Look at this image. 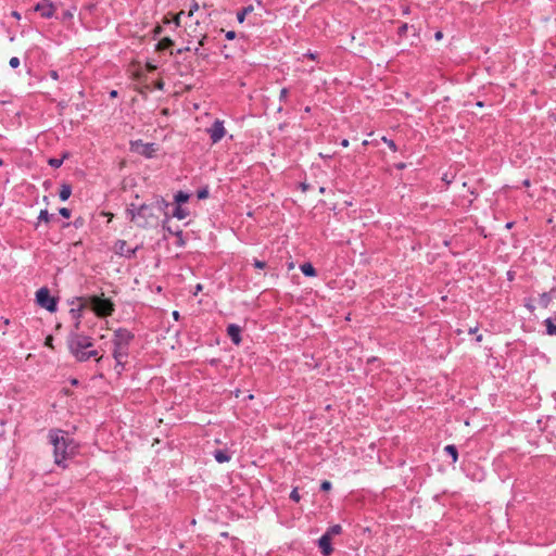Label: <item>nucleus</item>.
I'll use <instances>...</instances> for the list:
<instances>
[{
  "instance_id": "nucleus-30",
  "label": "nucleus",
  "mask_w": 556,
  "mask_h": 556,
  "mask_svg": "<svg viewBox=\"0 0 556 556\" xmlns=\"http://www.w3.org/2000/svg\"><path fill=\"white\" fill-rule=\"evenodd\" d=\"M290 500H292L293 502H300L301 500V495L299 493V489L298 488H293L291 493H290Z\"/></svg>"
},
{
  "instance_id": "nucleus-53",
  "label": "nucleus",
  "mask_w": 556,
  "mask_h": 556,
  "mask_svg": "<svg viewBox=\"0 0 556 556\" xmlns=\"http://www.w3.org/2000/svg\"><path fill=\"white\" fill-rule=\"evenodd\" d=\"M117 94H118V92H117L116 90H112V91L110 92V97H111V98H116V97H117Z\"/></svg>"
},
{
  "instance_id": "nucleus-23",
  "label": "nucleus",
  "mask_w": 556,
  "mask_h": 556,
  "mask_svg": "<svg viewBox=\"0 0 556 556\" xmlns=\"http://www.w3.org/2000/svg\"><path fill=\"white\" fill-rule=\"evenodd\" d=\"M67 157H68V153L66 152L63 154V156L61 159H55V157L49 159L48 164L53 168H59L62 166L64 160Z\"/></svg>"
},
{
  "instance_id": "nucleus-25",
  "label": "nucleus",
  "mask_w": 556,
  "mask_h": 556,
  "mask_svg": "<svg viewBox=\"0 0 556 556\" xmlns=\"http://www.w3.org/2000/svg\"><path fill=\"white\" fill-rule=\"evenodd\" d=\"M253 11L252 5L244 7L242 10H240L237 13V20L239 23H243L245 20V16Z\"/></svg>"
},
{
  "instance_id": "nucleus-17",
  "label": "nucleus",
  "mask_w": 556,
  "mask_h": 556,
  "mask_svg": "<svg viewBox=\"0 0 556 556\" xmlns=\"http://www.w3.org/2000/svg\"><path fill=\"white\" fill-rule=\"evenodd\" d=\"M140 143L142 147H143V150L141 151V154L147 156V157H152L153 154L155 153L156 151V148H155V144L154 143H142L141 140H139L137 142V144Z\"/></svg>"
},
{
  "instance_id": "nucleus-4",
  "label": "nucleus",
  "mask_w": 556,
  "mask_h": 556,
  "mask_svg": "<svg viewBox=\"0 0 556 556\" xmlns=\"http://www.w3.org/2000/svg\"><path fill=\"white\" fill-rule=\"evenodd\" d=\"M97 316L109 317L114 313V303L110 299H103L99 295H91L86 298Z\"/></svg>"
},
{
  "instance_id": "nucleus-29",
  "label": "nucleus",
  "mask_w": 556,
  "mask_h": 556,
  "mask_svg": "<svg viewBox=\"0 0 556 556\" xmlns=\"http://www.w3.org/2000/svg\"><path fill=\"white\" fill-rule=\"evenodd\" d=\"M125 366H126V359H121L119 363H118V361H115V370L118 376H121L122 372L125 370Z\"/></svg>"
},
{
  "instance_id": "nucleus-7",
  "label": "nucleus",
  "mask_w": 556,
  "mask_h": 556,
  "mask_svg": "<svg viewBox=\"0 0 556 556\" xmlns=\"http://www.w3.org/2000/svg\"><path fill=\"white\" fill-rule=\"evenodd\" d=\"M135 336L131 331H129L126 328H118L114 331L113 338H112V344H123V345H129L132 342Z\"/></svg>"
},
{
  "instance_id": "nucleus-37",
  "label": "nucleus",
  "mask_w": 556,
  "mask_h": 556,
  "mask_svg": "<svg viewBox=\"0 0 556 556\" xmlns=\"http://www.w3.org/2000/svg\"><path fill=\"white\" fill-rule=\"evenodd\" d=\"M331 488H332V484L328 480L323 481L321 484H320V490L321 491H329V490H331Z\"/></svg>"
},
{
  "instance_id": "nucleus-57",
  "label": "nucleus",
  "mask_w": 556,
  "mask_h": 556,
  "mask_svg": "<svg viewBox=\"0 0 556 556\" xmlns=\"http://www.w3.org/2000/svg\"><path fill=\"white\" fill-rule=\"evenodd\" d=\"M12 15H13L14 17H16V18H20V17H21L20 13H17L16 11H13V12H12Z\"/></svg>"
},
{
  "instance_id": "nucleus-43",
  "label": "nucleus",
  "mask_w": 556,
  "mask_h": 556,
  "mask_svg": "<svg viewBox=\"0 0 556 556\" xmlns=\"http://www.w3.org/2000/svg\"><path fill=\"white\" fill-rule=\"evenodd\" d=\"M300 188L303 192H306L307 190H309L311 186L307 182H301Z\"/></svg>"
},
{
  "instance_id": "nucleus-5",
  "label": "nucleus",
  "mask_w": 556,
  "mask_h": 556,
  "mask_svg": "<svg viewBox=\"0 0 556 556\" xmlns=\"http://www.w3.org/2000/svg\"><path fill=\"white\" fill-rule=\"evenodd\" d=\"M36 302L40 307L46 308L50 313H54L58 309V299L51 296L50 290L47 287H42L36 292Z\"/></svg>"
},
{
  "instance_id": "nucleus-6",
  "label": "nucleus",
  "mask_w": 556,
  "mask_h": 556,
  "mask_svg": "<svg viewBox=\"0 0 556 556\" xmlns=\"http://www.w3.org/2000/svg\"><path fill=\"white\" fill-rule=\"evenodd\" d=\"M212 143L219 142L226 135V129L224 126V122L220 119H215L210 128L206 129Z\"/></svg>"
},
{
  "instance_id": "nucleus-41",
  "label": "nucleus",
  "mask_w": 556,
  "mask_h": 556,
  "mask_svg": "<svg viewBox=\"0 0 556 556\" xmlns=\"http://www.w3.org/2000/svg\"><path fill=\"white\" fill-rule=\"evenodd\" d=\"M72 17H73V13L71 11L66 10L63 12V17H62L63 21L71 20Z\"/></svg>"
},
{
  "instance_id": "nucleus-51",
  "label": "nucleus",
  "mask_w": 556,
  "mask_h": 556,
  "mask_svg": "<svg viewBox=\"0 0 556 556\" xmlns=\"http://www.w3.org/2000/svg\"><path fill=\"white\" fill-rule=\"evenodd\" d=\"M443 37L442 33L441 31H437L435 35H434V38L437 40H440L441 38Z\"/></svg>"
},
{
  "instance_id": "nucleus-19",
  "label": "nucleus",
  "mask_w": 556,
  "mask_h": 556,
  "mask_svg": "<svg viewBox=\"0 0 556 556\" xmlns=\"http://www.w3.org/2000/svg\"><path fill=\"white\" fill-rule=\"evenodd\" d=\"M190 214L189 210L186 207H182L181 205H177L173 212V216L177 219L181 220L188 217Z\"/></svg>"
},
{
  "instance_id": "nucleus-2",
  "label": "nucleus",
  "mask_w": 556,
  "mask_h": 556,
  "mask_svg": "<svg viewBox=\"0 0 556 556\" xmlns=\"http://www.w3.org/2000/svg\"><path fill=\"white\" fill-rule=\"evenodd\" d=\"M126 218L139 228L152 227L159 220V214L154 212V206L150 203L136 205L130 203L125 211Z\"/></svg>"
},
{
  "instance_id": "nucleus-39",
  "label": "nucleus",
  "mask_w": 556,
  "mask_h": 556,
  "mask_svg": "<svg viewBox=\"0 0 556 556\" xmlns=\"http://www.w3.org/2000/svg\"><path fill=\"white\" fill-rule=\"evenodd\" d=\"M407 29H408V25H407V24H402V25L399 27L397 33H399V35H400V36H403V35H405V34H406Z\"/></svg>"
},
{
  "instance_id": "nucleus-9",
  "label": "nucleus",
  "mask_w": 556,
  "mask_h": 556,
  "mask_svg": "<svg viewBox=\"0 0 556 556\" xmlns=\"http://www.w3.org/2000/svg\"><path fill=\"white\" fill-rule=\"evenodd\" d=\"M138 247L130 249L125 240H117L114 247L115 253L119 256L131 258L136 255Z\"/></svg>"
},
{
  "instance_id": "nucleus-58",
  "label": "nucleus",
  "mask_w": 556,
  "mask_h": 556,
  "mask_svg": "<svg viewBox=\"0 0 556 556\" xmlns=\"http://www.w3.org/2000/svg\"><path fill=\"white\" fill-rule=\"evenodd\" d=\"M181 14H184V12H180V13L177 15V17L175 18V22H176V24H177V25L179 24V17H180V15H181Z\"/></svg>"
},
{
  "instance_id": "nucleus-44",
  "label": "nucleus",
  "mask_w": 556,
  "mask_h": 556,
  "mask_svg": "<svg viewBox=\"0 0 556 556\" xmlns=\"http://www.w3.org/2000/svg\"><path fill=\"white\" fill-rule=\"evenodd\" d=\"M49 76L54 80L59 79V73L56 71H50Z\"/></svg>"
},
{
  "instance_id": "nucleus-31",
  "label": "nucleus",
  "mask_w": 556,
  "mask_h": 556,
  "mask_svg": "<svg viewBox=\"0 0 556 556\" xmlns=\"http://www.w3.org/2000/svg\"><path fill=\"white\" fill-rule=\"evenodd\" d=\"M198 10H199V3L195 0H192L190 8H189L188 16L191 17L194 14V12H197Z\"/></svg>"
},
{
  "instance_id": "nucleus-49",
  "label": "nucleus",
  "mask_w": 556,
  "mask_h": 556,
  "mask_svg": "<svg viewBox=\"0 0 556 556\" xmlns=\"http://www.w3.org/2000/svg\"><path fill=\"white\" fill-rule=\"evenodd\" d=\"M147 68H148L149 72H153L156 68V66L148 63L147 64Z\"/></svg>"
},
{
  "instance_id": "nucleus-12",
  "label": "nucleus",
  "mask_w": 556,
  "mask_h": 556,
  "mask_svg": "<svg viewBox=\"0 0 556 556\" xmlns=\"http://www.w3.org/2000/svg\"><path fill=\"white\" fill-rule=\"evenodd\" d=\"M227 334L233 344L239 345L241 343V341H242L241 328L238 325H236V324L228 325Z\"/></svg>"
},
{
  "instance_id": "nucleus-18",
  "label": "nucleus",
  "mask_w": 556,
  "mask_h": 556,
  "mask_svg": "<svg viewBox=\"0 0 556 556\" xmlns=\"http://www.w3.org/2000/svg\"><path fill=\"white\" fill-rule=\"evenodd\" d=\"M302 274L306 277H315L317 275L316 269L311 263H303L300 266Z\"/></svg>"
},
{
  "instance_id": "nucleus-40",
  "label": "nucleus",
  "mask_w": 556,
  "mask_h": 556,
  "mask_svg": "<svg viewBox=\"0 0 556 556\" xmlns=\"http://www.w3.org/2000/svg\"><path fill=\"white\" fill-rule=\"evenodd\" d=\"M225 37L227 40H233L237 37V34L233 30H228L226 31Z\"/></svg>"
},
{
  "instance_id": "nucleus-45",
  "label": "nucleus",
  "mask_w": 556,
  "mask_h": 556,
  "mask_svg": "<svg viewBox=\"0 0 556 556\" xmlns=\"http://www.w3.org/2000/svg\"><path fill=\"white\" fill-rule=\"evenodd\" d=\"M79 328H80V319H78V321H77V320H75V323H74V329H73L72 331H76V332H78Z\"/></svg>"
},
{
  "instance_id": "nucleus-10",
  "label": "nucleus",
  "mask_w": 556,
  "mask_h": 556,
  "mask_svg": "<svg viewBox=\"0 0 556 556\" xmlns=\"http://www.w3.org/2000/svg\"><path fill=\"white\" fill-rule=\"evenodd\" d=\"M318 546L324 556H330L333 552V547L331 545V538L324 533L318 540Z\"/></svg>"
},
{
  "instance_id": "nucleus-46",
  "label": "nucleus",
  "mask_w": 556,
  "mask_h": 556,
  "mask_svg": "<svg viewBox=\"0 0 556 556\" xmlns=\"http://www.w3.org/2000/svg\"><path fill=\"white\" fill-rule=\"evenodd\" d=\"M84 220L83 218H77L75 222H74V226L77 228V227H80L83 225Z\"/></svg>"
},
{
  "instance_id": "nucleus-34",
  "label": "nucleus",
  "mask_w": 556,
  "mask_h": 556,
  "mask_svg": "<svg viewBox=\"0 0 556 556\" xmlns=\"http://www.w3.org/2000/svg\"><path fill=\"white\" fill-rule=\"evenodd\" d=\"M59 214L64 217V218H70L71 217V210H68L67 207H61L59 210Z\"/></svg>"
},
{
  "instance_id": "nucleus-20",
  "label": "nucleus",
  "mask_w": 556,
  "mask_h": 556,
  "mask_svg": "<svg viewBox=\"0 0 556 556\" xmlns=\"http://www.w3.org/2000/svg\"><path fill=\"white\" fill-rule=\"evenodd\" d=\"M72 194V186L70 184H62L59 197L62 201H66Z\"/></svg>"
},
{
  "instance_id": "nucleus-63",
  "label": "nucleus",
  "mask_w": 556,
  "mask_h": 556,
  "mask_svg": "<svg viewBox=\"0 0 556 556\" xmlns=\"http://www.w3.org/2000/svg\"><path fill=\"white\" fill-rule=\"evenodd\" d=\"M103 359V356L97 357V362L100 363Z\"/></svg>"
},
{
  "instance_id": "nucleus-15",
  "label": "nucleus",
  "mask_w": 556,
  "mask_h": 556,
  "mask_svg": "<svg viewBox=\"0 0 556 556\" xmlns=\"http://www.w3.org/2000/svg\"><path fill=\"white\" fill-rule=\"evenodd\" d=\"M215 460L219 464L227 463L230 460L231 456L226 450H216L213 453Z\"/></svg>"
},
{
  "instance_id": "nucleus-42",
  "label": "nucleus",
  "mask_w": 556,
  "mask_h": 556,
  "mask_svg": "<svg viewBox=\"0 0 556 556\" xmlns=\"http://www.w3.org/2000/svg\"><path fill=\"white\" fill-rule=\"evenodd\" d=\"M193 52H194V54L200 55V56H202L203 59L207 58V54H206V53H203V52H201V51H200V46H199V47H197V48H194Z\"/></svg>"
},
{
  "instance_id": "nucleus-36",
  "label": "nucleus",
  "mask_w": 556,
  "mask_h": 556,
  "mask_svg": "<svg viewBox=\"0 0 556 556\" xmlns=\"http://www.w3.org/2000/svg\"><path fill=\"white\" fill-rule=\"evenodd\" d=\"M9 64L12 68H16L20 66V59L17 56H13L10 59Z\"/></svg>"
},
{
  "instance_id": "nucleus-62",
  "label": "nucleus",
  "mask_w": 556,
  "mask_h": 556,
  "mask_svg": "<svg viewBox=\"0 0 556 556\" xmlns=\"http://www.w3.org/2000/svg\"><path fill=\"white\" fill-rule=\"evenodd\" d=\"M478 342H481L482 341V334H479L476 339Z\"/></svg>"
},
{
  "instance_id": "nucleus-14",
  "label": "nucleus",
  "mask_w": 556,
  "mask_h": 556,
  "mask_svg": "<svg viewBox=\"0 0 556 556\" xmlns=\"http://www.w3.org/2000/svg\"><path fill=\"white\" fill-rule=\"evenodd\" d=\"M151 206H154V212L165 213L166 208L169 206V203L162 197H156L155 201L150 203Z\"/></svg>"
},
{
  "instance_id": "nucleus-48",
  "label": "nucleus",
  "mask_w": 556,
  "mask_h": 556,
  "mask_svg": "<svg viewBox=\"0 0 556 556\" xmlns=\"http://www.w3.org/2000/svg\"><path fill=\"white\" fill-rule=\"evenodd\" d=\"M349 140L348 139H342L341 142H340V146L343 147V148H348L349 147Z\"/></svg>"
},
{
  "instance_id": "nucleus-64",
  "label": "nucleus",
  "mask_w": 556,
  "mask_h": 556,
  "mask_svg": "<svg viewBox=\"0 0 556 556\" xmlns=\"http://www.w3.org/2000/svg\"><path fill=\"white\" fill-rule=\"evenodd\" d=\"M197 290H202V286H201V285H198V286H197Z\"/></svg>"
},
{
  "instance_id": "nucleus-22",
  "label": "nucleus",
  "mask_w": 556,
  "mask_h": 556,
  "mask_svg": "<svg viewBox=\"0 0 556 556\" xmlns=\"http://www.w3.org/2000/svg\"><path fill=\"white\" fill-rule=\"evenodd\" d=\"M190 195L189 193L185 192V191H178L175 195H174V200H175V203L177 205H181L182 203H186L188 202Z\"/></svg>"
},
{
  "instance_id": "nucleus-21",
  "label": "nucleus",
  "mask_w": 556,
  "mask_h": 556,
  "mask_svg": "<svg viewBox=\"0 0 556 556\" xmlns=\"http://www.w3.org/2000/svg\"><path fill=\"white\" fill-rule=\"evenodd\" d=\"M444 452L451 456L452 462L456 463L458 459V451L457 447L454 444H448L444 447Z\"/></svg>"
},
{
  "instance_id": "nucleus-3",
  "label": "nucleus",
  "mask_w": 556,
  "mask_h": 556,
  "mask_svg": "<svg viewBox=\"0 0 556 556\" xmlns=\"http://www.w3.org/2000/svg\"><path fill=\"white\" fill-rule=\"evenodd\" d=\"M67 346L71 354L78 362L80 354H84L87 349H91L93 346V339L84 333L71 331L67 337Z\"/></svg>"
},
{
  "instance_id": "nucleus-55",
  "label": "nucleus",
  "mask_w": 556,
  "mask_h": 556,
  "mask_svg": "<svg viewBox=\"0 0 556 556\" xmlns=\"http://www.w3.org/2000/svg\"><path fill=\"white\" fill-rule=\"evenodd\" d=\"M173 317H174V319L178 320V318H179V313H178L177 311H174V312H173Z\"/></svg>"
},
{
  "instance_id": "nucleus-54",
  "label": "nucleus",
  "mask_w": 556,
  "mask_h": 556,
  "mask_svg": "<svg viewBox=\"0 0 556 556\" xmlns=\"http://www.w3.org/2000/svg\"><path fill=\"white\" fill-rule=\"evenodd\" d=\"M78 383H79V381H78L76 378H74V379H72V380H71V384H72V386H75V387H76V386H78Z\"/></svg>"
},
{
  "instance_id": "nucleus-56",
  "label": "nucleus",
  "mask_w": 556,
  "mask_h": 556,
  "mask_svg": "<svg viewBox=\"0 0 556 556\" xmlns=\"http://www.w3.org/2000/svg\"><path fill=\"white\" fill-rule=\"evenodd\" d=\"M163 86H164L163 81H160L156 84L157 89H163Z\"/></svg>"
},
{
  "instance_id": "nucleus-52",
  "label": "nucleus",
  "mask_w": 556,
  "mask_h": 556,
  "mask_svg": "<svg viewBox=\"0 0 556 556\" xmlns=\"http://www.w3.org/2000/svg\"><path fill=\"white\" fill-rule=\"evenodd\" d=\"M405 166H406V165H405V163H399V164H396V165H395V167H396L397 169H404V168H405Z\"/></svg>"
},
{
  "instance_id": "nucleus-28",
  "label": "nucleus",
  "mask_w": 556,
  "mask_h": 556,
  "mask_svg": "<svg viewBox=\"0 0 556 556\" xmlns=\"http://www.w3.org/2000/svg\"><path fill=\"white\" fill-rule=\"evenodd\" d=\"M210 195L208 187L205 186L197 191V197L199 200L207 199Z\"/></svg>"
},
{
  "instance_id": "nucleus-60",
  "label": "nucleus",
  "mask_w": 556,
  "mask_h": 556,
  "mask_svg": "<svg viewBox=\"0 0 556 556\" xmlns=\"http://www.w3.org/2000/svg\"><path fill=\"white\" fill-rule=\"evenodd\" d=\"M477 330H478V328H470L469 333H475V332H477Z\"/></svg>"
},
{
  "instance_id": "nucleus-16",
  "label": "nucleus",
  "mask_w": 556,
  "mask_h": 556,
  "mask_svg": "<svg viewBox=\"0 0 556 556\" xmlns=\"http://www.w3.org/2000/svg\"><path fill=\"white\" fill-rule=\"evenodd\" d=\"M546 332L549 336H556V312L552 317L545 319Z\"/></svg>"
},
{
  "instance_id": "nucleus-11",
  "label": "nucleus",
  "mask_w": 556,
  "mask_h": 556,
  "mask_svg": "<svg viewBox=\"0 0 556 556\" xmlns=\"http://www.w3.org/2000/svg\"><path fill=\"white\" fill-rule=\"evenodd\" d=\"M129 355V345L113 344L112 356L115 361L127 359Z\"/></svg>"
},
{
  "instance_id": "nucleus-38",
  "label": "nucleus",
  "mask_w": 556,
  "mask_h": 556,
  "mask_svg": "<svg viewBox=\"0 0 556 556\" xmlns=\"http://www.w3.org/2000/svg\"><path fill=\"white\" fill-rule=\"evenodd\" d=\"M304 58H308L313 61L317 60L318 58V53L317 52H312V51H308L306 52L305 54H303Z\"/></svg>"
},
{
  "instance_id": "nucleus-59",
  "label": "nucleus",
  "mask_w": 556,
  "mask_h": 556,
  "mask_svg": "<svg viewBox=\"0 0 556 556\" xmlns=\"http://www.w3.org/2000/svg\"><path fill=\"white\" fill-rule=\"evenodd\" d=\"M513 225H514V223H513V222H508V223L506 224V228H507V229H510V228L513 227Z\"/></svg>"
},
{
  "instance_id": "nucleus-32",
  "label": "nucleus",
  "mask_w": 556,
  "mask_h": 556,
  "mask_svg": "<svg viewBox=\"0 0 556 556\" xmlns=\"http://www.w3.org/2000/svg\"><path fill=\"white\" fill-rule=\"evenodd\" d=\"M288 96H289V90H288V88H282V89L280 90L279 100H280L281 102H286V101H287V99H288Z\"/></svg>"
},
{
  "instance_id": "nucleus-61",
  "label": "nucleus",
  "mask_w": 556,
  "mask_h": 556,
  "mask_svg": "<svg viewBox=\"0 0 556 556\" xmlns=\"http://www.w3.org/2000/svg\"><path fill=\"white\" fill-rule=\"evenodd\" d=\"M325 191H326V188H325V187H320V188H319V192H320V193H325Z\"/></svg>"
},
{
  "instance_id": "nucleus-13",
  "label": "nucleus",
  "mask_w": 556,
  "mask_h": 556,
  "mask_svg": "<svg viewBox=\"0 0 556 556\" xmlns=\"http://www.w3.org/2000/svg\"><path fill=\"white\" fill-rule=\"evenodd\" d=\"M77 301L80 302L79 306L76 308H71L70 315L74 320L78 321V319H81V311L86 307L87 300L86 298H77Z\"/></svg>"
},
{
  "instance_id": "nucleus-8",
  "label": "nucleus",
  "mask_w": 556,
  "mask_h": 556,
  "mask_svg": "<svg viewBox=\"0 0 556 556\" xmlns=\"http://www.w3.org/2000/svg\"><path fill=\"white\" fill-rule=\"evenodd\" d=\"M34 11L39 12L43 18H51L54 15L55 7L49 0H41L34 7Z\"/></svg>"
},
{
  "instance_id": "nucleus-33",
  "label": "nucleus",
  "mask_w": 556,
  "mask_h": 556,
  "mask_svg": "<svg viewBox=\"0 0 556 556\" xmlns=\"http://www.w3.org/2000/svg\"><path fill=\"white\" fill-rule=\"evenodd\" d=\"M253 266L257 269H264L266 267V262L255 258L253 261Z\"/></svg>"
},
{
  "instance_id": "nucleus-26",
  "label": "nucleus",
  "mask_w": 556,
  "mask_h": 556,
  "mask_svg": "<svg viewBox=\"0 0 556 556\" xmlns=\"http://www.w3.org/2000/svg\"><path fill=\"white\" fill-rule=\"evenodd\" d=\"M341 532H342V527L340 525H333V526L329 527L325 533L328 534L330 538H332L333 535H338Z\"/></svg>"
},
{
  "instance_id": "nucleus-35",
  "label": "nucleus",
  "mask_w": 556,
  "mask_h": 556,
  "mask_svg": "<svg viewBox=\"0 0 556 556\" xmlns=\"http://www.w3.org/2000/svg\"><path fill=\"white\" fill-rule=\"evenodd\" d=\"M383 141L388 144V147L392 150V151H396L397 150V147L395 144V142L391 139H387L386 137L382 138Z\"/></svg>"
},
{
  "instance_id": "nucleus-47",
  "label": "nucleus",
  "mask_w": 556,
  "mask_h": 556,
  "mask_svg": "<svg viewBox=\"0 0 556 556\" xmlns=\"http://www.w3.org/2000/svg\"><path fill=\"white\" fill-rule=\"evenodd\" d=\"M206 39H207V35H203V36H202V38H201V39H200V41H199V46H200V47L204 46V43H205Z\"/></svg>"
},
{
  "instance_id": "nucleus-27",
  "label": "nucleus",
  "mask_w": 556,
  "mask_h": 556,
  "mask_svg": "<svg viewBox=\"0 0 556 556\" xmlns=\"http://www.w3.org/2000/svg\"><path fill=\"white\" fill-rule=\"evenodd\" d=\"M53 217L52 214H49L48 210H41L38 216L39 222L48 223Z\"/></svg>"
},
{
  "instance_id": "nucleus-50",
  "label": "nucleus",
  "mask_w": 556,
  "mask_h": 556,
  "mask_svg": "<svg viewBox=\"0 0 556 556\" xmlns=\"http://www.w3.org/2000/svg\"><path fill=\"white\" fill-rule=\"evenodd\" d=\"M190 50H191V48H190V47H186V48H182V49H178V50H177V53H178V54H180V53H182V52H185V51H190Z\"/></svg>"
},
{
  "instance_id": "nucleus-24",
  "label": "nucleus",
  "mask_w": 556,
  "mask_h": 556,
  "mask_svg": "<svg viewBox=\"0 0 556 556\" xmlns=\"http://www.w3.org/2000/svg\"><path fill=\"white\" fill-rule=\"evenodd\" d=\"M98 356V351L97 350H90V349H87L84 354H80L79 356V361L80 363L83 362H87L89 361L91 357H97Z\"/></svg>"
},
{
  "instance_id": "nucleus-1",
  "label": "nucleus",
  "mask_w": 556,
  "mask_h": 556,
  "mask_svg": "<svg viewBox=\"0 0 556 556\" xmlns=\"http://www.w3.org/2000/svg\"><path fill=\"white\" fill-rule=\"evenodd\" d=\"M49 443L53 446L54 464L66 468V460L77 453L78 444L68 433L61 429H51L48 433Z\"/></svg>"
}]
</instances>
